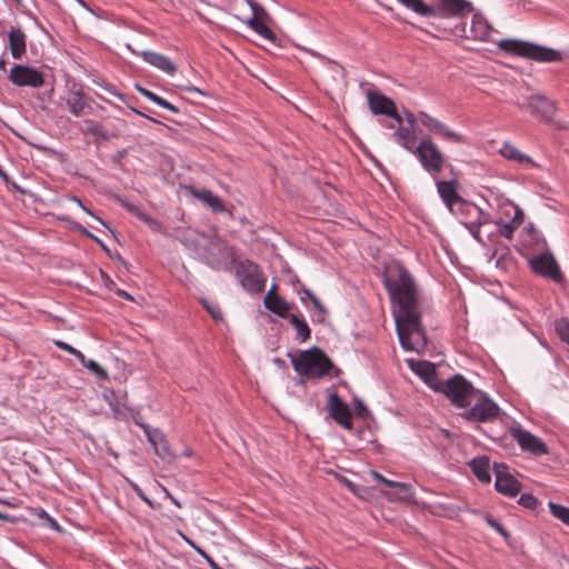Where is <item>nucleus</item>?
<instances>
[{"mask_svg":"<svg viewBox=\"0 0 569 569\" xmlns=\"http://www.w3.org/2000/svg\"><path fill=\"white\" fill-rule=\"evenodd\" d=\"M385 286L391 301L398 306L393 316L402 348L407 351H419L426 346V336L412 277L405 268L399 267L397 278H386Z\"/></svg>","mask_w":569,"mask_h":569,"instance_id":"nucleus-1","label":"nucleus"},{"mask_svg":"<svg viewBox=\"0 0 569 569\" xmlns=\"http://www.w3.org/2000/svg\"><path fill=\"white\" fill-rule=\"evenodd\" d=\"M407 9L427 18L463 19L473 12L475 7L468 0H435L428 4L423 0H397Z\"/></svg>","mask_w":569,"mask_h":569,"instance_id":"nucleus-2","label":"nucleus"},{"mask_svg":"<svg viewBox=\"0 0 569 569\" xmlns=\"http://www.w3.org/2000/svg\"><path fill=\"white\" fill-rule=\"evenodd\" d=\"M293 369L306 378H322L335 369L332 361L319 348L313 347L291 358Z\"/></svg>","mask_w":569,"mask_h":569,"instance_id":"nucleus-3","label":"nucleus"},{"mask_svg":"<svg viewBox=\"0 0 569 569\" xmlns=\"http://www.w3.org/2000/svg\"><path fill=\"white\" fill-rule=\"evenodd\" d=\"M498 48L502 51L538 62H558L562 60L561 52L541 47L519 39H502L498 42Z\"/></svg>","mask_w":569,"mask_h":569,"instance_id":"nucleus-4","label":"nucleus"},{"mask_svg":"<svg viewBox=\"0 0 569 569\" xmlns=\"http://www.w3.org/2000/svg\"><path fill=\"white\" fill-rule=\"evenodd\" d=\"M436 390L446 395L451 403L458 408L469 407L478 392L461 375H456L447 381L439 383Z\"/></svg>","mask_w":569,"mask_h":569,"instance_id":"nucleus-5","label":"nucleus"},{"mask_svg":"<svg viewBox=\"0 0 569 569\" xmlns=\"http://www.w3.org/2000/svg\"><path fill=\"white\" fill-rule=\"evenodd\" d=\"M437 190L446 207L453 214H471V208L475 207L465 200L461 194L459 180H438Z\"/></svg>","mask_w":569,"mask_h":569,"instance_id":"nucleus-6","label":"nucleus"},{"mask_svg":"<svg viewBox=\"0 0 569 569\" xmlns=\"http://www.w3.org/2000/svg\"><path fill=\"white\" fill-rule=\"evenodd\" d=\"M236 276L239 279L242 288L249 293H260L266 287V277L261 268L250 260H242L237 262Z\"/></svg>","mask_w":569,"mask_h":569,"instance_id":"nucleus-7","label":"nucleus"},{"mask_svg":"<svg viewBox=\"0 0 569 569\" xmlns=\"http://www.w3.org/2000/svg\"><path fill=\"white\" fill-rule=\"evenodd\" d=\"M413 153L430 174H439L441 172L445 157L430 137L423 138Z\"/></svg>","mask_w":569,"mask_h":569,"instance_id":"nucleus-8","label":"nucleus"},{"mask_svg":"<svg viewBox=\"0 0 569 569\" xmlns=\"http://www.w3.org/2000/svg\"><path fill=\"white\" fill-rule=\"evenodd\" d=\"M475 405L461 413V417L471 422H491L499 416V407L487 396L477 392Z\"/></svg>","mask_w":569,"mask_h":569,"instance_id":"nucleus-9","label":"nucleus"},{"mask_svg":"<svg viewBox=\"0 0 569 569\" xmlns=\"http://www.w3.org/2000/svg\"><path fill=\"white\" fill-rule=\"evenodd\" d=\"M523 220L525 213L517 204L511 202L501 204L499 221H497L500 236L511 239Z\"/></svg>","mask_w":569,"mask_h":569,"instance_id":"nucleus-10","label":"nucleus"},{"mask_svg":"<svg viewBox=\"0 0 569 569\" xmlns=\"http://www.w3.org/2000/svg\"><path fill=\"white\" fill-rule=\"evenodd\" d=\"M509 433L522 451L529 452L536 457L549 453L545 441L522 427H511Z\"/></svg>","mask_w":569,"mask_h":569,"instance_id":"nucleus-11","label":"nucleus"},{"mask_svg":"<svg viewBox=\"0 0 569 569\" xmlns=\"http://www.w3.org/2000/svg\"><path fill=\"white\" fill-rule=\"evenodd\" d=\"M248 6L252 11V16L246 21V23L254 30L263 39L271 43L277 42L276 33L267 26L269 16L264 8L258 4L254 0H248Z\"/></svg>","mask_w":569,"mask_h":569,"instance_id":"nucleus-12","label":"nucleus"},{"mask_svg":"<svg viewBox=\"0 0 569 569\" xmlns=\"http://www.w3.org/2000/svg\"><path fill=\"white\" fill-rule=\"evenodd\" d=\"M419 121L421 124L431 133L440 136L442 139L456 142L465 143L466 139L462 134L456 132L449 128L445 122L428 114L427 112L420 111L418 113Z\"/></svg>","mask_w":569,"mask_h":569,"instance_id":"nucleus-13","label":"nucleus"},{"mask_svg":"<svg viewBox=\"0 0 569 569\" xmlns=\"http://www.w3.org/2000/svg\"><path fill=\"white\" fill-rule=\"evenodd\" d=\"M531 269L546 278L552 279L555 282H562V272L550 252L538 254L530 259Z\"/></svg>","mask_w":569,"mask_h":569,"instance_id":"nucleus-14","label":"nucleus"},{"mask_svg":"<svg viewBox=\"0 0 569 569\" xmlns=\"http://www.w3.org/2000/svg\"><path fill=\"white\" fill-rule=\"evenodd\" d=\"M9 80L19 87L40 88L44 83L43 74L30 67L14 64L9 73Z\"/></svg>","mask_w":569,"mask_h":569,"instance_id":"nucleus-15","label":"nucleus"},{"mask_svg":"<svg viewBox=\"0 0 569 569\" xmlns=\"http://www.w3.org/2000/svg\"><path fill=\"white\" fill-rule=\"evenodd\" d=\"M369 108L373 114H385L395 119L398 124L402 123L401 116L397 112L395 102L387 96L369 90L367 92Z\"/></svg>","mask_w":569,"mask_h":569,"instance_id":"nucleus-16","label":"nucleus"},{"mask_svg":"<svg viewBox=\"0 0 569 569\" xmlns=\"http://www.w3.org/2000/svg\"><path fill=\"white\" fill-rule=\"evenodd\" d=\"M328 410L331 418L347 430L352 429V413L350 408L337 393H331L328 400Z\"/></svg>","mask_w":569,"mask_h":569,"instance_id":"nucleus-17","label":"nucleus"},{"mask_svg":"<svg viewBox=\"0 0 569 569\" xmlns=\"http://www.w3.org/2000/svg\"><path fill=\"white\" fill-rule=\"evenodd\" d=\"M495 471L497 491L508 497H516L521 489V483L506 470L505 466H496Z\"/></svg>","mask_w":569,"mask_h":569,"instance_id":"nucleus-18","label":"nucleus"},{"mask_svg":"<svg viewBox=\"0 0 569 569\" xmlns=\"http://www.w3.org/2000/svg\"><path fill=\"white\" fill-rule=\"evenodd\" d=\"M141 428H143L144 433L152 445L154 452L163 460L171 461L173 459V453L170 450L169 443L163 437V435L158 429H150L148 425L140 423L136 421Z\"/></svg>","mask_w":569,"mask_h":569,"instance_id":"nucleus-19","label":"nucleus"},{"mask_svg":"<svg viewBox=\"0 0 569 569\" xmlns=\"http://www.w3.org/2000/svg\"><path fill=\"white\" fill-rule=\"evenodd\" d=\"M525 108L543 121H550L556 112L555 103L542 96H531Z\"/></svg>","mask_w":569,"mask_h":569,"instance_id":"nucleus-20","label":"nucleus"},{"mask_svg":"<svg viewBox=\"0 0 569 569\" xmlns=\"http://www.w3.org/2000/svg\"><path fill=\"white\" fill-rule=\"evenodd\" d=\"M66 103L70 112L80 117L86 108H89V99L81 89L71 88L66 98Z\"/></svg>","mask_w":569,"mask_h":569,"instance_id":"nucleus-21","label":"nucleus"},{"mask_svg":"<svg viewBox=\"0 0 569 569\" xmlns=\"http://www.w3.org/2000/svg\"><path fill=\"white\" fill-rule=\"evenodd\" d=\"M499 152L503 158L517 162L522 168L528 169L537 166V163L531 158L522 153L516 146L510 142H505Z\"/></svg>","mask_w":569,"mask_h":569,"instance_id":"nucleus-22","label":"nucleus"},{"mask_svg":"<svg viewBox=\"0 0 569 569\" xmlns=\"http://www.w3.org/2000/svg\"><path fill=\"white\" fill-rule=\"evenodd\" d=\"M140 54L146 62L169 74H173L177 70L176 64L163 54L153 51H142Z\"/></svg>","mask_w":569,"mask_h":569,"instance_id":"nucleus-23","label":"nucleus"},{"mask_svg":"<svg viewBox=\"0 0 569 569\" xmlns=\"http://www.w3.org/2000/svg\"><path fill=\"white\" fill-rule=\"evenodd\" d=\"M9 47L14 59H20L26 52V34L19 27L9 31Z\"/></svg>","mask_w":569,"mask_h":569,"instance_id":"nucleus-24","label":"nucleus"},{"mask_svg":"<svg viewBox=\"0 0 569 569\" xmlns=\"http://www.w3.org/2000/svg\"><path fill=\"white\" fill-rule=\"evenodd\" d=\"M112 197L120 202L122 207H124L130 213L134 214L138 219L147 223L151 229L158 230L160 228V223L153 219L148 213L141 211L139 207L129 202L126 198L113 193Z\"/></svg>","mask_w":569,"mask_h":569,"instance_id":"nucleus-25","label":"nucleus"},{"mask_svg":"<svg viewBox=\"0 0 569 569\" xmlns=\"http://www.w3.org/2000/svg\"><path fill=\"white\" fill-rule=\"evenodd\" d=\"M263 305L269 311L281 318H288L290 316L289 311L291 310V305L280 296L266 295Z\"/></svg>","mask_w":569,"mask_h":569,"instance_id":"nucleus-26","label":"nucleus"},{"mask_svg":"<svg viewBox=\"0 0 569 569\" xmlns=\"http://www.w3.org/2000/svg\"><path fill=\"white\" fill-rule=\"evenodd\" d=\"M491 27L480 14H473L471 21V33L477 40L487 41L490 39Z\"/></svg>","mask_w":569,"mask_h":569,"instance_id":"nucleus-27","label":"nucleus"},{"mask_svg":"<svg viewBox=\"0 0 569 569\" xmlns=\"http://www.w3.org/2000/svg\"><path fill=\"white\" fill-rule=\"evenodd\" d=\"M470 467L478 480L486 483L490 482V463L487 457L475 458L470 462Z\"/></svg>","mask_w":569,"mask_h":569,"instance_id":"nucleus-28","label":"nucleus"},{"mask_svg":"<svg viewBox=\"0 0 569 569\" xmlns=\"http://www.w3.org/2000/svg\"><path fill=\"white\" fill-rule=\"evenodd\" d=\"M397 141L408 151L415 152L417 149V138L412 128L400 127L396 133Z\"/></svg>","mask_w":569,"mask_h":569,"instance_id":"nucleus-29","label":"nucleus"},{"mask_svg":"<svg viewBox=\"0 0 569 569\" xmlns=\"http://www.w3.org/2000/svg\"><path fill=\"white\" fill-rule=\"evenodd\" d=\"M211 248H212V241H211L210 238L206 237L204 234H201L196 240V251H197V254L208 266H211V263H212Z\"/></svg>","mask_w":569,"mask_h":569,"instance_id":"nucleus-30","label":"nucleus"},{"mask_svg":"<svg viewBox=\"0 0 569 569\" xmlns=\"http://www.w3.org/2000/svg\"><path fill=\"white\" fill-rule=\"evenodd\" d=\"M471 213L476 216V220L473 222H470L467 224L468 229L470 230L471 234L479 240V228L482 224H487L490 222V214L487 212H483L480 208L477 206L471 208Z\"/></svg>","mask_w":569,"mask_h":569,"instance_id":"nucleus-31","label":"nucleus"},{"mask_svg":"<svg viewBox=\"0 0 569 569\" xmlns=\"http://www.w3.org/2000/svg\"><path fill=\"white\" fill-rule=\"evenodd\" d=\"M4 182V186L6 188L11 191V190H16L18 191L20 194L22 196H27L31 199H33L34 201H38V200H41V197L40 194L34 191L31 187L29 186H24V184H20L18 182H16L14 180H3Z\"/></svg>","mask_w":569,"mask_h":569,"instance_id":"nucleus-32","label":"nucleus"},{"mask_svg":"<svg viewBox=\"0 0 569 569\" xmlns=\"http://www.w3.org/2000/svg\"><path fill=\"white\" fill-rule=\"evenodd\" d=\"M288 319L290 323L296 328L298 338H300L301 341H307L311 335V330L308 323L296 315H290Z\"/></svg>","mask_w":569,"mask_h":569,"instance_id":"nucleus-33","label":"nucleus"},{"mask_svg":"<svg viewBox=\"0 0 569 569\" xmlns=\"http://www.w3.org/2000/svg\"><path fill=\"white\" fill-rule=\"evenodd\" d=\"M84 123L87 124V127L82 130L83 133L91 134L97 140H108L109 139L108 133L104 131L103 127L100 123H98L93 120H86Z\"/></svg>","mask_w":569,"mask_h":569,"instance_id":"nucleus-34","label":"nucleus"},{"mask_svg":"<svg viewBox=\"0 0 569 569\" xmlns=\"http://www.w3.org/2000/svg\"><path fill=\"white\" fill-rule=\"evenodd\" d=\"M550 513L563 522L565 525L569 526V508L565 507L562 505L556 503V502H549L548 503Z\"/></svg>","mask_w":569,"mask_h":569,"instance_id":"nucleus-35","label":"nucleus"},{"mask_svg":"<svg viewBox=\"0 0 569 569\" xmlns=\"http://www.w3.org/2000/svg\"><path fill=\"white\" fill-rule=\"evenodd\" d=\"M396 489L397 492L391 497L393 500L408 501L413 496L412 487L409 483L398 482V485H396Z\"/></svg>","mask_w":569,"mask_h":569,"instance_id":"nucleus-36","label":"nucleus"},{"mask_svg":"<svg viewBox=\"0 0 569 569\" xmlns=\"http://www.w3.org/2000/svg\"><path fill=\"white\" fill-rule=\"evenodd\" d=\"M555 329L560 339L569 346V319L560 318L556 320Z\"/></svg>","mask_w":569,"mask_h":569,"instance_id":"nucleus-37","label":"nucleus"},{"mask_svg":"<svg viewBox=\"0 0 569 569\" xmlns=\"http://www.w3.org/2000/svg\"><path fill=\"white\" fill-rule=\"evenodd\" d=\"M183 190L203 200L209 207H213V194L210 190L197 191L192 187H183Z\"/></svg>","mask_w":569,"mask_h":569,"instance_id":"nucleus-38","label":"nucleus"},{"mask_svg":"<svg viewBox=\"0 0 569 569\" xmlns=\"http://www.w3.org/2000/svg\"><path fill=\"white\" fill-rule=\"evenodd\" d=\"M83 366L99 379H107V371L94 360H87Z\"/></svg>","mask_w":569,"mask_h":569,"instance_id":"nucleus-39","label":"nucleus"},{"mask_svg":"<svg viewBox=\"0 0 569 569\" xmlns=\"http://www.w3.org/2000/svg\"><path fill=\"white\" fill-rule=\"evenodd\" d=\"M519 505L527 509L535 510L539 505V501L535 496L530 493H523L519 499Z\"/></svg>","mask_w":569,"mask_h":569,"instance_id":"nucleus-40","label":"nucleus"},{"mask_svg":"<svg viewBox=\"0 0 569 569\" xmlns=\"http://www.w3.org/2000/svg\"><path fill=\"white\" fill-rule=\"evenodd\" d=\"M242 2H246L248 4V0H222L223 8L226 10H229L230 12H233L236 17H239L238 4Z\"/></svg>","mask_w":569,"mask_h":569,"instance_id":"nucleus-41","label":"nucleus"},{"mask_svg":"<svg viewBox=\"0 0 569 569\" xmlns=\"http://www.w3.org/2000/svg\"><path fill=\"white\" fill-rule=\"evenodd\" d=\"M136 89L146 98H148L149 100H151L152 102H154L156 104H159L160 101H161V97L157 96L156 93H153L152 91L139 86V84H136Z\"/></svg>","mask_w":569,"mask_h":569,"instance_id":"nucleus-42","label":"nucleus"},{"mask_svg":"<svg viewBox=\"0 0 569 569\" xmlns=\"http://www.w3.org/2000/svg\"><path fill=\"white\" fill-rule=\"evenodd\" d=\"M70 199H71L72 201L77 202L83 211H86L88 214L92 216V217H93V218H94L99 223H101L102 226L107 227L106 222H104L102 219H100L99 217H96V216H94V214H93V213H92V212H91V211H90V210H89V209H88V208H87V207L81 202V200H80V199H78V198H77V197H74V196H73V197H70Z\"/></svg>","mask_w":569,"mask_h":569,"instance_id":"nucleus-43","label":"nucleus"},{"mask_svg":"<svg viewBox=\"0 0 569 569\" xmlns=\"http://www.w3.org/2000/svg\"><path fill=\"white\" fill-rule=\"evenodd\" d=\"M306 295L307 297L311 300L312 305L320 311V312H325V308L323 306L321 305V302L319 301V299L309 290H306Z\"/></svg>","mask_w":569,"mask_h":569,"instance_id":"nucleus-44","label":"nucleus"},{"mask_svg":"<svg viewBox=\"0 0 569 569\" xmlns=\"http://www.w3.org/2000/svg\"><path fill=\"white\" fill-rule=\"evenodd\" d=\"M488 523L491 528H493L496 531H498L503 537H508V532L505 530V528L495 519H488Z\"/></svg>","mask_w":569,"mask_h":569,"instance_id":"nucleus-45","label":"nucleus"},{"mask_svg":"<svg viewBox=\"0 0 569 569\" xmlns=\"http://www.w3.org/2000/svg\"><path fill=\"white\" fill-rule=\"evenodd\" d=\"M130 486L144 502L151 506V500L144 495L142 489L137 483L130 481Z\"/></svg>","mask_w":569,"mask_h":569,"instance_id":"nucleus-46","label":"nucleus"},{"mask_svg":"<svg viewBox=\"0 0 569 569\" xmlns=\"http://www.w3.org/2000/svg\"><path fill=\"white\" fill-rule=\"evenodd\" d=\"M77 229L79 231H81L83 234L94 239L103 249H106V247L103 246V243L98 239L96 238L92 233H90L84 227L80 226V224H77Z\"/></svg>","mask_w":569,"mask_h":569,"instance_id":"nucleus-47","label":"nucleus"},{"mask_svg":"<svg viewBox=\"0 0 569 569\" xmlns=\"http://www.w3.org/2000/svg\"><path fill=\"white\" fill-rule=\"evenodd\" d=\"M158 106H160L162 108H166V109H168V110H170L172 112H176V113L179 111L176 106H173L172 103H170L169 101H167L163 98L161 99V101H160V103Z\"/></svg>","mask_w":569,"mask_h":569,"instance_id":"nucleus-48","label":"nucleus"},{"mask_svg":"<svg viewBox=\"0 0 569 569\" xmlns=\"http://www.w3.org/2000/svg\"><path fill=\"white\" fill-rule=\"evenodd\" d=\"M200 302L202 303L204 309L208 311V313L213 317V306L210 303V301L208 299L201 298Z\"/></svg>","mask_w":569,"mask_h":569,"instance_id":"nucleus-49","label":"nucleus"},{"mask_svg":"<svg viewBox=\"0 0 569 569\" xmlns=\"http://www.w3.org/2000/svg\"><path fill=\"white\" fill-rule=\"evenodd\" d=\"M56 346L60 349L68 351L69 353L74 352V348L63 341H56Z\"/></svg>","mask_w":569,"mask_h":569,"instance_id":"nucleus-50","label":"nucleus"},{"mask_svg":"<svg viewBox=\"0 0 569 569\" xmlns=\"http://www.w3.org/2000/svg\"><path fill=\"white\" fill-rule=\"evenodd\" d=\"M406 120L410 124L409 128H412L417 120H419L418 117H416L412 112L406 113Z\"/></svg>","mask_w":569,"mask_h":569,"instance_id":"nucleus-51","label":"nucleus"},{"mask_svg":"<svg viewBox=\"0 0 569 569\" xmlns=\"http://www.w3.org/2000/svg\"><path fill=\"white\" fill-rule=\"evenodd\" d=\"M116 293H117L119 297H122V298H124V299H127V300H129V301H132V300H133V297H132L130 293H128L127 291L122 290V289H117V290H116Z\"/></svg>","mask_w":569,"mask_h":569,"instance_id":"nucleus-52","label":"nucleus"},{"mask_svg":"<svg viewBox=\"0 0 569 569\" xmlns=\"http://www.w3.org/2000/svg\"><path fill=\"white\" fill-rule=\"evenodd\" d=\"M47 522H48V525H49V527L51 529L57 530V531L61 530L60 526L58 525V522L53 518L50 517L49 519H47Z\"/></svg>","mask_w":569,"mask_h":569,"instance_id":"nucleus-53","label":"nucleus"},{"mask_svg":"<svg viewBox=\"0 0 569 569\" xmlns=\"http://www.w3.org/2000/svg\"><path fill=\"white\" fill-rule=\"evenodd\" d=\"M71 355L76 356L82 365L88 360L86 359L84 355L77 349H74V352H72Z\"/></svg>","mask_w":569,"mask_h":569,"instance_id":"nucleus-54","label":"nucleus"},{"mask_svg":"<svg viewBox=\"0 0 569 569\" xmlns=\"http://www.w3.org/2000/svg\"><path fill=\"white\" fill-rule=\"evenodd\" d=\"M214 204H216V213L224 211L222 201L220 199H218L217 197H216Z\"/></svg>","mask_w":569,"mask_h":569,"instance_id":"nucleus-55","label":"nucleus"},{"mask_svg":"<svg viewBox=\"0 0 569 569\" xmlns=\"http://www.w3.org/2000/svg\"><path fill=\"white\" fill-rule=\"evenodd\" d=\"M102 277L104 278V284L107 288L112 289V286L114 284L113 281L104 273L101 272Z\"/></svg>","mask_w":569,"mask_h":569,"instance_id":"nucleus-56","label":"nucleus"},{"mask_svg":"<svg viewBox=\"0 0 569 569\" xmlns=\"http://www.w3.org/2000/svg\"><path fill=\"white\" fill-rule=\"evenodd\" d=\"M357 410H358V415L360 417H363L366 415V412H367L366 406L363 403H361V402L358 403Z\"/></svg>","mask_w":569,"mask_h":569,"instance_id":"nucleus-57","label":"nucleus"},{"mask_svg":"<svg viewBox=\"0 0 569 569\" xmlns=\"http://www.w3.org/2000/svg\"><path fill=\"white\" fill-rule=\"evenodd\" d=\"M371 476L383 483V481H386V477H383L381 473L377 472V471H371Z\"/></svg>","mask_w":569,"mask_h":569,"instance_id":"nucleus-58","label":"nucleus"},{"mask_svg":"<svg viewBox=\"0 0 569 569\" xmlns=\"http://www.w3.org/2000/svg\"><path fill=\"white\" fill-rule=\"evenodd\" d=\"M198 551H199V552H200V553L206 558V560L208 561V563L213 568V565H214L213 559H212L210 556L206 555V553H204L203 551H201L200 549H198Z\"/></svg>","mask_w":569,"mask_h":569,"instance_id":"nucleus-59","label":"nucleus"},{"mask_svg":"<svg viewBox=\"0 0 569 569\" xmlns=\"http://www.w3.org/2000/svg\"><path fill=\"white\" fill-rule=\"evenodd\" d=\"M277 289H278V286L274 283L271 286V288L269 289V291L267 292V295H271V296H279L277 293Z\"/></svg>","mask_w":569,"mask_h":569,"instance_id":"nucleus-60","label":"nucleus"},{"mask_svg":"<svg viewBox=\"0 0 569 569\" xmlns=\"http://www.w3.org/2000/svg\"><path fill=\"white\" fill-rule=\"evenodd\" d=\"M383 483L390 488H395L396 489V485H398V481H393V480H389L386 478V481H383Z\"/></svg>","mask_w":569,"mask_h":569,"instance_id":"nucleus-61","label":"nucleus"},{"mask_svg":"<svg viewBox=\"0 0 569 569\" xmlns=\"http://www.w3.org/2000/svg\"><path fill=\"white\" fill-rule=\"evenodd\" d=\"M0 519L3 521H13L14 519L12 517H9L8 515L0 511Z\"/></svg>","mask_w":569,"mask_h":569,"instance_id":"nucleus-62","label":"nucleus"},{"mask_svg":"<svg viewBox=\"0 0 569 569\" xmlns=\"http://www.w3.org/2000/svg\"><path fill=\"white\" fill-rule=\"evenodd\" d=\"M186 90L188 92H197V93H200V94H204L200 89H198L196 87H187Z\"/></svg>","mask_w":569,"mask_h":569,"instance_id":"nucleus-63","label":"nucleus"},{"mask_svg":"<svg viewBox=\"0 0 569 569\" xmlns=\"http://www.w3.org/2000/svg\"><path fill=\"white\" fill-rule=\"evenodd\" d=\"M38 516H39V518L44 519V520L50 518V516L42 509L40 510Z\"/></svg>","mask_w":569,"mask_h":569,"instance_id":"nucleus-64","label":"nucleus"}]
</instances>
